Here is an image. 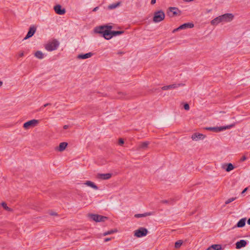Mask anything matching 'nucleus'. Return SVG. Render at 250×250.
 <instances>
[{"instance_id":"obj_1","label":"nucleus","mask_w":250,"mask_h":250,"mask_svg":"<svg viewBox=\"0 0 250 250\" xmlns=\"http://www.w3.org/2000/svg\"><path fill=\"white\" fill-rule=\"evenodd\" d=\"M60 42L54 39L49 41L45 45V48L48 51H52L56 50L59 47Z\"/></svg>"},{"instance_id":"obj_8","label":"nucleus","mask_w":250,"mask_h":250,"mask_svg":"<svg viewBox=\"0 0 250 250\" xmlns=\"http://www.w3.org/2000/svg\"><path fill=\"white\" fill-rule=\"evenodd\" d=\"M206 137V135L200 133H193L191 136V138L194 141H198L199 140H203Z\"/></svg>"},{"instance_id":"obj_24","label":"nucleus","mask_w":250,"mask_h":250,"mask_svg":"<svg viewBox=\"0 0 250 250\" xmlns=\"http://www.w3.org/2000/svg\"><path fill=\"white\" fill-rule=\"evenodd\" d=\"M221 250V246L220 245H213L207 249V250Z\"/></svg>"},{"instance_id":"obj_17","label":"nucleus","mask_w":250,"mask_h":250,"mask_svg":"<svg viewBox=\"0 0 250 250\" xmlns=\"http://www.w3.org/2000/svg\"><path fill=\"white\" fill-rule=\"evenodd\" d=\"M94 30L96 33L102 34L103 35L104 32L105 31H107V29L105 28L104 25H103L96 27Z\"/></svg>"},{"instance_id":"obj_21","label":"nucleus","mask_w":250,"mask_h":250,"mask_svg":"<svg viewBox=\"0 0 250 250\" xmlns=\"http://www.w3.org/2000/svg\"><path fill=\"white\" fill-rule=\"evenodd\" d=\"M84 185H85L88 187H89L93 188L95 190L98 189V187L95 184V183L90 181H86L84 183Z\"/></svg>"},{"instance_id":"obj_20","label":"nucleus","mask_w":250,"mask_h":250,"mask_svg":"<svg viewBox=\"0 0 250 250\" xmlns=\"http://www.w3.org/2000/svg\"><path fill=\"white\" fill-rule=\"evenodd\" d=\"M111 33L112 31L107 30V31H105L104 32L103 36L104 38L105 39L107 40H110L113 37L112 34Z\"/></svg>"},{"instance_id":"obj_31","label":"nucleus","mask_w":250,"mask_h":250,"mask_svg":"<svg viewBox=\"0 0 250 250\" xmlns=\"http://www.w3.org/2000/svg\"><path fill=\"white\" fill-rule=\"evenodd\" d=\"M183 243V241L182 240H179L175 242V248L176 249L179 248Z\"/></svg>"},{"instance_id":"obj_46","label":"nucleus","mask_w":250,"mask_h":250,"mask_svg":"<svg viewBox=\"0 0 250 250\" xmlns=\"http://www.w3.org/2000/svg\"><path fill=\"white\" fill-rule=\"evenodd\" d=\"M49 104H46L43 105V107H46V106H47V105H48Z\"/></svg>"},{"instance_id":"obj_9","label":"nucleus","mask_w":250,"mask_h":250,"mask_svg":"<svg viewBox=\"0 0 250 250\" xmlns=\"http://www.w3.org/2000/svg\"><path fill=\"white\" fill-rule=\"evenodd\" d=\"M149 142L146 141L144 142H141L138 144L136 146V149L138 151L145 150L147 149Z\"/></svg>"},{"instance_id":"obj_33","label":"nucleus","mask_w":250,"mask_h":250,"mask_svg":"<svg viewBox=\"0 0 250 250\" xmlns=\"http://www.w3.org/2000/svg\"><path fill=\"white\" fill-rule=\"evenodd\" d=\"M236 199V197L230 198H229V199H228L226 201L225 204L226 205L229 204L230 203H231V202H233V201H234Z\"/></svg>"},{"instance_id":"obj_37","label":"nucleus","mask_w":250,"mask_h":250,"mask_svg":"<svg viewBox=\"0 0 250 250\" xmlns=\"http://www.w3.org/2000/svg\"><path fill=\"white\" fill-rule=\"evenodd\" d=\"M24 56V52L21 51L19 52V57H22Z\"/></svg>"},{"instance_id":"obj_49","label":"nucleus","mask_w":250,"mask_h":250,"mask_svg":"<svg viewBox=\"0 0 250 250\" xmlns=\"http://www.w3.org/2000/svg\"><path fill=\"white\" fill-rule=\"evenodd\" d=\"M162 202H163V203H167V200H164V201H162Z\"/></svg>"},{"instance_id":"obj_32","label":"nucleus","mask_w":250,"mask_h":250,"mask_svg":"<svg viewBox=\"0 0 250 250\" xmlns=\"http://www.w3.org/2000/svg\"><path fill=\"white\" fill-rule=\"evenodd\" d=\"M1 206L6 210H8V211H11L12 210V209L10 208H9L7 206L6 204L5 203H4V202H3V203H1Z\"/></svg>"},{"instance_id":"obj_48","label":"nucleus","mask_w":250,"mask_h":250,"mask_svg":"<svg viewBox=\"0 0 250 250\" xmlns=\"http://www.w3.org/2000/svg\"><path fill=\"white\" fill-rule=\"evenodd\" d=\"M3 82L2 81H0V87L2 85Z\"/></svg>"},{"instance_id":"obj_30","label":"nucleus","mask_w":250,"mask_h":250,"mask_svg":"<svg viewBox=\"0 0 250 250\" xmlns=\"http://www.w3.org/2000/svg\"><path fill=\"white\" fill-rule=\"evenodd\" d=\"M116 232H117L116 229H112V230H109V231L104 232L103 234V235L104 236L108 235L111 234Z\"/></svg>"},{"instance_id":"obj_3","label":"nucleus","mask_w":250,"mask_h":250,"mask_svg":"<svg viewBox=\"0 0 250 250\" xmlns=\"http://www.w3.org/2000/svg\"><path fill=\"white\" fill-rule=\"evenodd\" d=\"M234 126V125H230L226 126H220V127H206L205 129L210 131H212L215 132H218L226 129H229L232 127Z\"/></svg>"},{"instance_id":"obj_38","label":"nucleus","mask_w":250,"mask_h":250,"mask_svg":"<svg viewBox=\"0 0 250 250\" xmlns=\"http://www.w3.org/2000/svg\"><path fill=\"white\" fill-rule=\"evenodd\" d=\"M247 159V157L245 156H243L241 158V161L243 162L244 161H245Z\"/></svg>"},{"instance_id":"obj_47","label":"nucleus","mask_w":250,"mask_h":250,"mask_svg":"<svg viewBox=\"0 0 250 250\" xmlns=\"http://www.w3.org/2000/svg\"><path fill=\"white\" fill-rule=\"evenodd\" d=\"M68 125H65L63 126V128H64V129H67V128H68Z\"/></svg>"},{"instance_id":"obj_23","label":"nucleus","mask_w":250,"mask_h":250,"mask_svg":"<svg viewBox=\"0 0 250 250\" xmlns=\"http://www.w3.org/2000/svg\"><path fill=\"white\" fill-rule=\"evenodd\" d=\"M220 22H222L220 16L215 18V19L212 20L210 22L211 24L212 25H217Z\"/></svg>"},{"instance_id":"obj_45","label":"nucleus","mask_w":250,"mask_h":250,"mask_svg":"<svg viewBox=\"0 0 250 250\" xmlns=\"http://www.w3.org/2000/svg\"><path fill=\"white\" fill-rule=\"evenodd\" d=\"M247 223L249 225H250V218L248 219Z\"/></svg>"},{"instance_id":"obj_10","label":"nucleus","mask_w":250,"mask_h":250,"mask_svg":"<svg viewBox=\"0 0 250 250\" xmlns=\"http://www.w3.org/2000/svg\"><path fill=\"white\" fill-rule=\"evenodd\" d=\"M184 85L183 83L172 84L169 85L164 86L162 87L163 90H167L172 89H175L180 86Z\"/></svg>"},{"instance_id":"obj_13","label":"nucleus","mask_w":250,"mask_h":250,"mask_svg":"<svg viewBox=\"0 0 250 250\" xmlns=\"http://www.w3.org/2000/svg\"><path fill=\"white\" fill-rule=\"evenodd\" d=\"M178 9L175 7H170L168 9L167 14L170 17H174L177 15Z\"/></svg>"},{"instance_id":"obj_6","label":"nucleus","mask_w":250,"mask_h":250,"mask_svg":"<svg viewBox=\"0 0 250 250\" xmlns=\"http://www.w3.org/2000/svg\"><path fill=\"white\" fill-rule=\"evenodd\" d=\"M39 123V121L36 119L30 120L23 124V127L25 129H28L30 128L37 126Z\"/></svg>"},{"instance_id":"obj_27","label":"nucleus","mask_w":250,"mask_h":250,"mask_svg":"<svg viewBox=\"0 0 250 250\" xmlns=\"http://www.w3.org/2000/svg\"><path fill=\"white\" fill-rule=\"evenodd\" d=\"M151 214H152V213H151V212H146V213H143V214H135V217H136V218L143 217H146V216H147L151 215Z\"/></svg>"},{"instance_id":"obj_35","label":"nucleus","mask_w":250,"mask_h":250,"mask_svg":"<svg viewBox=\"0 0 250 250\" xmlns=\"http://www.w3.org/2000/svg\"><path fill=\"white\" fill-rule=\"evenodd\" d=\"M104 26H105V28L108 30H109L110 29H111L113 28V26L110 25H104Z\"/></svg>"},{"instance_id":"obj_29","label":"nucleus","mask_w":250,"mask_h":250,"mask_svg":"<svg viewBox=\"0 0 250 250\" xmlns=\"http://www.w3.org/2000/svg\"><path fill=\"white\" fill-rule=\"evenodd\" d=\"M124 33V31H112V34L113 36H116L118 35H121Z\"/></svg>"},{"instance_id":"obj_4","label":"nucleus","mask_w":250,"mask_h":250,"mask_svg":"<svg viewBox=\"0 0 250 250\" xmlns=\"http://www.w3.org/2000/svg\"><path fill=\"white\" fill-rule=\"evenodd\" d=\"M148 233L147 229L144 228H140L134 231V235L138 238L142 237L147 235Z\"/></svg>"},{"instance_id":"obj_40","label":"nucleus","mask_w":250,"mask_h":250,"mask_svg":"<svg viewBox=\"0 0 250 250\" xmlns=\"http://www.w3.org/2000/svg\"><path fill=\"white\" fill-rule=\"evenodd\" d=\"M181 30V29H179V27H178V28H176V29H174L173 30V33H174V32H177V31H179V30Z\"/></svg>"},{"instance_id":"obj_7","label":"nucleus","mask_w":250,"mask_h":250,"mask_svg":"<svg viewBox=\"0 0 250 250\" xmlns=\"http://www.w3.org/2000/svg\"><path fill=\"white\" fill-rule=\"evenodd\" d=\"M222 22H229L232 21L234 16L231 13H227L220 16Z\"/></svg>"},{"instance_id":"obj_18","label":"nucleus","mask_w":250,"mask_h":250,"mask_svg":"<svg viewBox=\"0 0 250 250\" xmlns=\"http://www.w3.org/2000/svg\"><path fill=\"white\" fill-rule=\"evenodd\" d=\"M246 218H243L241 219L237 223L234 228H242L245 226L246 222Z\"/></svg>"},{"instance_id":"obj_39","label":"nucleus","mask_w":250,"mask_h":250,"mask_svg":"<svg viewBox=\"0 0 250 250\" xmlns=\"http://www.w3.org/2000/svg\"><path fill=\"white\" fill-rule=\"evenodd\" d=\"M111 240V238H105V239H104V241L105 242H108V241H110V240Z\"/></svg>"},{"instance_id":"obj_15","label":"nucleus","mask_w":250,"mask_h":250,"mask_svg":"<svg viewBox=\"0 0 250 250\" xmlns=\"http://www.w3.org/2000/svg\"><path fill=\"white\" fill-rule=\"evenodd\" d=\"M194 27V24L192 22H188L184 23L179 27V29L181 30L185 29L187 28H191Z\"/></svg>"},{"instance_id":"obj_2","label":"nucleus","mask_w":250,"mask_h":250,"mask_svg":"<svg viewBox=\"0 0 250 250\" xmlns=\"http://www.w3.org/2000/svg\"><path fill=\"white\" fill-rule=\"evenodd\" d=\"M165 14L162 10H159L154 13L153 21L154 22H159L164 20Z\"/></svg>"},{"instance_id":"obj_26","label":"nucleus","mask_w":250,"mask_h":250,"mask_svg":"<svg viewBox=\"0 0 250 250\" xmlns=\"http://www.w3.org/2000/svg\"><path fill=\"white\" fill-rule=\"evenodd\" d=\"M121 3L120 2H118L117 3H112L111 4H110L108 6V9H113L117 8L118 6H119L120 5Z\"/></svg>"},{"instance_id":"obj_36","label":"nucleus","mask_w":250,"mask_h":250,"mask_svg":"<svg viewBox=\"0 0 250 250\" xmlns=\"http://www.w3.org/2000/svg\"><path fill=\"white\" fill-rule=\"evenodd\" d=\"M124 140L123 139H122V138H120L119 139V145H122L124 144Z\"/></svg>"},{"instance_id":"obj_19","label":"nucleus","mask_w":250,"mask_h":250,"mask_svg":"<svg viewBox=\"0 0 250 250\" xmlns=\"http://www.w3.org/2000/svg\"><path fill=\"white\" fill-rule=\"evenodd\" d=\"M67 143L66 142H62L60 144L59 146L56 148V150L62 152L64 150L67 146Z\"/></svg>"},{"instance_id":"obj_12","label":"nucleus","mask_w":250,"mask_h":250,"mask_svg":"<svg viewBox=\"0 0 250 250\" xmlns=\"http://www.w3.org/2000/svg\"><path fill=\"white\" fill-rule=\"evenodd\" d=\"M36 28L35 26H30L26 36L24 38V40H26V39L31 37L32 36H33L34 35V34H35V33L36 32Z\"/></svg>"},{"instance_id":"obj_25","label":"nucleus","mask_w":250,"mask_h":250,"mask_svg":"<svg viewBox=\"0 0 250 250\" xmlns=\"http://www.w3.org/2000/svg\"><path fill=\"white\" fill-rule=\"evenodd\" d=\"M35 56L39 59H42L44 58V54L41 51H37L34 54Z\"/></svg>"},{"instance_id":"obj_50","label":"nucleus","mask_w":250,"mask_h":250,"mask_svg":"<svg viewBox=\"0 0 250 250\" xmlns=\"http://www.w3.org/2000/svg\"><path fill=\"white\" fill-rule=\"evenodd\" d=\"M211 10H208V12H210L211 11Z\"/></svg>"},{"instance_id":"obj_34","label":"nucleus","mask_w":250,"mask_h":250,"mask_svg":"<svg viewBox=\"0 0 250 250\" xmlns=\"http://www.w3.org/2000/svg\"><path fill=\"white\" fill-rule=\"evenodd\" d=\"M184 107L186 110H188L189 109V105L188 104H185L184 105Z\"/></svg>"},{"instance_id":"obj_5","label":"nucleus","mask_w":250,"mask_h":250,"mask_svg":"<svg viewBox=\"0 0 250 250\" xmlns=\"http://www.w3.org/2000/svg\"><path fill=\"white\" fill-rule=\"evenodd\" d=\"M89 217L92 220L97 222H104L107 219V217L106 216L94 214H89Z\"/></svg>"},{"instance_id":"obj_42","label":"nucleus","mask_w":250,"mask_h":250,"mask_svg":"<svg viewBox=\"0 0 250 250\" xmlns=\"http://www.w3.org/2000/svg\"><path fill=\"white\" fill-rule=\"evenodd\" d=\"M248 190V188H245L242 192V194L244 193Z\"/></svg>"},{"instance_id":"obj_43","label":"nucleus","mask_w":250,"mask_h":250,"mask_svg":"<svg viewBox=\"0 0 250 250\" xmlns=\"http://www.w3.org/2000/svg\"><path fill=\"white\" fill-rule=\"evenodd\" d=\"M156 3V0H151V4H154Z\"/></svg>"},{"instance_id":"obj_22","label":"nucleus","mask_w":250,"mask_h":250,"mask_svg":"<svg viewBox=\"0 0 250 250\" xmlns=\"http://www.w3.org/2000/svg\"><path fill=\"white\" fill-rule=\"evenodd\" d=\"M93 55V53L89 52L85 54H80L78 56V58L79 59H86L90 58Z\"/></svg>"},{"instance_id":"obj_14","label":"nucleus","mask_w":250,"mask_h":250,"mask_svg":"<svg viewBox=\"0 0 250 250\" xmlns=\"http://www.w3.org/2000/svg\"><path fill=\"white\" fill-rule=\"evenodd\" d=\"M112 174L111 173H104L101 174L98 173L97 175V178L102 180H107L111 177Z\"/></svg>"},{"instance_id":"obj_16","label":"nucleus","mask_w":250,"mask_h":250,"mask_svg":"<svg viewBox=\"0 0 250 250\" xmlns=\"http://www.w3.org/2000/svg\"><path fill=\"white\" fill-rule=\"evenodd\" d=\"M247 245V242L245 240H241L236 243V248L237 249H240L243 247H244Z\"/></svg>"},{"instance_id":"obj_28","label":"nucleus","mask_w":250,"mask_h":250,"mask_svg":"<svg viewBox=\"0 0 250 250\" xmlns=\"http://www.w3.org/2000/svg\"><path fill=\"white\" fill-rule=\"evenodd\" d=\"M234 168V167L231 163L227 164V167L226 168V170L227 172H229Z\"/></svg>"},{"instance_id":"obj_41","label":"nucleus","mask_w":250,"mask_h":250,"mask_svg":"<svg viewBox=\"0 0 250 250\" xmlns=\"http://www.w3.org/2000/svg\"><path fill=\"white\" fill-rule=\"evenodd\" d=\"M50 214L51 215H57V213L54 212H50Z\"/></svg>"},{"instance_id":"obj_44","label":"nucleus","mask_w":250,"mask_h":250,"mask_svg":"<svg viewBox=\"0 0 250 250\" xmlns=\"http://www.w3.org/2000/svg\"><path fill=\"white\" fill-rule=\"evenodd\" d=\"M99 7H96L95 8H94L93 10V11H96L98 9Z\"/></svg>"},{"instance_id":"obj_11","label":"nucleus","mask_w":250,"mask_h":250,"mask_svg":"<svg viewBox=\"0 0 250 250\" xmlns=\"http://www.w3.org/2000/svg\"><path fill=\"white\" fill-rule=\"evenodd\" d=\"M54 10L57 14L60 15H63L65 13V9L62 8V6L60 4L55 6L54 7Z\"/></svg>"}]
</instances>
